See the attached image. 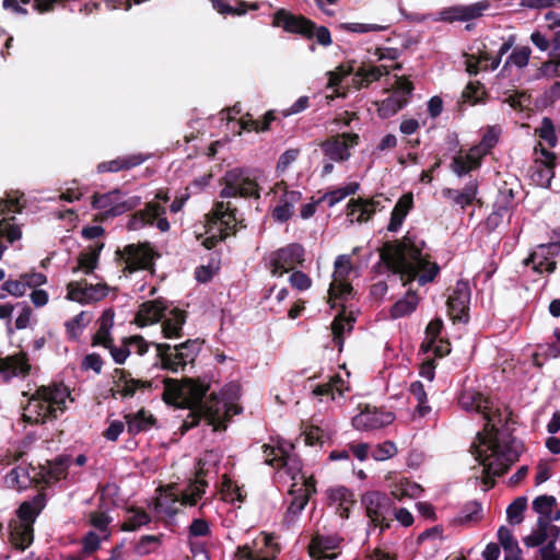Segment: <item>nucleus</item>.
Instances as JSON below:
<instances>
[{
  "mask_svg": "<svg viewBox=\"0 0 560 560\" xmlns=\"http://www.w3.org/2000/svg\"><path fill=\"white\" fill-rule=\"evenodd\" d=\"M460 408L467 412H476L486 421L485 428L478 432L470 452L482 466L481 480L485 490L493 487V478L503 475L517 460L522 453V444L499 425L505 418V410L481 393L467 388L458 398Z\"/></svg>",
  "mask_w": 560,
  "mask_h": 560,
  "instance_id": "nucleus-1",
  "label": "nucleus"
},
{
  "mask_svg": "<svg viewBox=\"0 0 560 560\" xmlns=\"http://www.w3.org/2000/svg\"><path fill=\"white\" fill-rule=\"evenodd\" d=\"M381 257L387 268L400 277L402 284L417 280L420 285L434 280L439 266L430 260L425 243L408 232L400 241L385 244Z\"/></svg>",
  "mask_w": 560,
  "mask_h": 560,
  "instance_id": "nucleus-2",
  "label": "nucleus"
},
{
  "mask_svg": "<svg viewBox=\"0 0 560 560\" xmlns=\"http://www.w3.org/2000/svg\"><path fill=\"white\" fill-rule=\"evenodd\" d=\"M294 445L283 440H270V443L262 446L265 463L272 466L279 474L287 475L291 480L302 481L305 486L304 493L295 495L287 511V520L293 522L304 510L308 502V492L314 491L313 486L305 482L302 474V464L298 456L293 453Z\"/></svg>",
  "mask_w": 560,
  "mask_h": 560,
  "instance_id": "nucleus-3",
  "label": "nucleus"
},
{
  "mask_svg": "<svg viewBox=\"0 0 560 560\" xmlns=\"http://www.w3.org/2000/svg\"><path fill=\"white\" fill-rule=\"evenodd\" d=\"M72 401L70 390L63 384L40 386L28 398L23 420L31 424L54 421L65 413Z\"/></svg>",
  "mask_w": 560,
  "mask_h": 560,
  "instance_id": "nucleus-4",
  "label": "nucleus"
},
{
  "mask_svg": "<svg viewBox=\"0 0 560 560\" xmlns=\"http://www.w3.org/2000/svg\"><path fill=\"white\" fill-rule=\"evenodd\" d=\"M206 457L200 459L199 469L195 480H191L185 489L176 483L159 488L155 499V511L161 515L174 516L182 506H192L206 492L208 482L203 479Z\"/></svg>",
  "mask_w": 560,
  "mask_h": 560,
  "instance_id": "nucleus-5",
  "label": "nucleus"
},
{
  "mask_svg": "<svg viewBox=\"0 0 560 560\" xmlns=\"http://www.w3.org/2000/svg\"><path fill=\"white\" fill-rule=\"evenodd\" d=\"M46 505V497L38 493L24 501L16 511V518L11 523L10 538L13 546L24 550L33 541V524Z\"/></svg>",
  "mask_w": 560,
  "mask_h": 560,
  "instance_id": "nucleus-6",
  "label": "nucleus"
},
{
  "mask_svg": "<svg viewBox=\"0 0 560 560\" xmlns=\"http://www.w3.org/2000/svg\"><path fill=\"white\" fill-rule=\"evenodd\" d=\"M236 218L229 202L219 201L212 211L206 215L203 224L202 245L211 249L219 242L223 241L234 229Z\"/></svg>",
  "mask_w": 560,
  "mask_h": 560,
  "instance_id": "nucleus-7",
  "label": "nucleus"
},
{
  "mask_svg": "<svg viewBox=\"0 0 560 560\" xmlns=\"http://www.w3.org/2000/svg\"><path fill=\"white\" fill-rule=\"evenodd\" d=\"M205 394L206 388L190 380L183 383L175 380L164 382L163 399L170 405L194 409L201 404Z\"/></svg>",
  "mask_w": 560,
  "mask_h": 560,
  "instance_id": "nucleus-8",
  "label": "nucleus"
},
{
  "mask_svg": "<svg viewBox=\"0 0 560 560\" xmlns=\"http://www.w3.org/2000/svg\"><path fill=\"white\" fill-rule=\"evenodd\" d=\"M353 271L351 255H339L334 262L332 280L328 290V300L331 307H336L341 301L351 295L352 285L350 275Z\"/></svg>",
  "mask_w": 560,
  "mask_h": 560,
  "instance_id": "nucleus-9",
  "label": "nucleus"
},
{
  "mask_svg": "<svg viewBox=\"0 0 560 560\" xmlns=\"http://www.w3.org/2000/svg\"><path fill=\"white\" fill-rule=\"evenodd\" d=\"M25 206L24 195L19 191L8 192L5 198L0 200V211L4 218L0 221V238L13 243L22 236L21 228L14 222L13 213H20Z\"/></svg>",
  "mask_w": 560,
  "mask_h": 560,
  "instance_id": "nucleus-10",
  "label": "nucleus"
},
{
  "mask_svg": "<svg viewBox=\"0 0 560 560\" xmlns=\"http://www.w3.org/2000/svg\"><path fill=\"white\" fill-rule=\"evenodd\" d=\"M141 203L139 196L125 198L120 190H113L106 194H94L92 207L102 212L105 217H117L137 208Z\"/></svg>",
  "mask_w": 560,
  "mask_h": 560,
  "instance_id": "nucleus-11",
  "label": "nucleus"
},
{
  "mask_svg": "<svg viewBox=\"0 0 560 560\" xmlns=\"http://www.w3.org/2000/svg\"><path fill=\"white\" fill-rule=\"evenodd\" d=\"M224 187L220 192L221 198L231 197H259V184L257 178L250 177L242 170L229 171L224 176Z\"/></svg>",
  "mask_w": 560,
  "mask_h": 560,
  "instance_id": "nucleus-12",
  "label": "nucleus"
},
{
  "mask_svg": "<svg viewBox=\"0 0 560 560\" xmlns=\"http://www.w3.org/2000/svg\"><path fill=\"white\" fill-rule=\"evenodd\" d=\"M303 260L304 248L298 243H291L273 250L267 257L268 268L275 277H282L294 269L295 266L302 264Z\"/></svg>",
  "mask_w": 560,
  "mask_h": 560,
  "instance_id": "nucleus-13",
  "label": "nucleus"
},
{
  "mask_svg": "<svg viewBox=\"0 0 560 560\" xmlns=\"http://www.w3.org/2000/svg\"><path fill=\"white\" fill-rule=\"evenodd\" d=\"M66 290V299L81 305L100 302L110 292V288L106 283H89L85 280L70 281Z\"/></svg>",
  "mask_w": 560,
  "mask_h": 560,
  "instance_id": "nucleus-14",
  "label": "nucleus"
},
{
  "mask_svg": "<svg viewBox=\"0 0 560 560\" xmlns=\"http://www.w3.org/2000/svg\"><path fill=\"white\" fill-rule=\"evenodd\" d=\"M279 552L278 545L269 534H260L252 544L238 547L236 560H273Z\"/></svg>",
  "mask_w": 560,
  "mask_h": 560,
  "instance_id": "nucleus-15",
  "label": "nucleus"
},
{
  "mask_svg": "<svg viewBox=\"0 0 560 560\" xmlns=\"http://www.w3.org/2000/svg\"><path fill=\"white\" fill-rule=\"evenodd\" d=\"M362 504L366 515L375 526L381 529L389 526V512L392 502L386 494L378 491H369L362 497Z\"/></svg>",
  "mask_w": 560,
  "mask_h": 560,
  "instance_id": "nucleus-16",
  "label": "nucleus"
},
{
  "mask_svg": "<svg viewBox=\"0 0 560 560\" xmlns=\"http://www.w3.org/2000/svg\"><path fill=\"white\" fill-rule=\"evenodd\" d=\"M555 161L556 155L539 144V149H535L534 162L528 168L530 180L539 187H548L553 178Z\"/></svg>",
  "mask_w": 560,
  "mask_h": 560,
  "instance_id": "nucleus-17",
  "label": "nucleus"
},
{
  "mask_svg": "<svg viewBox=\"0 0 560 560\" xmlns=\"http://www.w3.org/2000/svg\"><path fill=\"white\" fill-rule=\"evenodd\" d=\"M161 232L170 230V223L165 218V208L158 202H149L144 210L137 211L132 214L127 223L129 231H137L147 225L154 224Z\"/></svg>",
  "mask_w": 560,
  "mask_h": 560,
  "instance_id": "nucleus-18",
  "label": "nucleus"
},
{
  "mask_svg": "<svg viewBox=\"0 0 560 560\" xmlns=\"http://www.w3.org/2000/svg\"><path fill=\"white\" fill-rule=\"evenodd\" d=\"M358 143L359 136L357 133L343 132L328 138L320 144V149L330 161L341 163L349 160L350 150Z\"/></svg>",
  "mask_w": 560,
  "mask_h": 560,
  "instance_id": "nucleus-19",
  "label": "nucleus"
},
{
  "mask_svg": "<svg viewBox=\"0 0 560 560\" xmlns=\"http://www.w3.org/2000/svg\"><path fill=\"white\" fill-rule=\"evenodd\" d=\"M560 254L559 243L540 244L532 252L524 265L530 267L533 271L542 273H552L556 269V257Z\"/></svg>",
  "mask_w": 560,
  "mask_h": 560,
  "instance_id": "nucleus-20",
  "label": "nucleus"
},
{
  "mask_svg": "<svg viewBox=\"0 0 560 560\" xmlns=\"http://www.w3.org/2000/svg\"><path fill=\"white\" fill-rule=\"evenodd\" d=\"M159 255L148 243L127 245L121 252V258L126 266L124 270L129 272L150 269Z\"/></svg>",
  "mask_w": 560,
  "mask_h": 560,
  "instance_id": "nucleus-21",
  "label": "nucleus"
},
{
  "mask_svg": "<svg viewBox=\"0 0 560 560\" xmlns=\"http://www.w3.org/2000/svg\"><path fill=\"white\" fill-rule=\"evenodd\" d=\"M394 420L393 412L366 405L352 418V425L359 431H372L389 425Z\"/></svg>",
  "mask_w": 560,
  "mask_h": 560,
  "instance_id": "nucleus-22",
  "label": "nucleus"
},
{
  "mask_svg": "<svg viewBox=\"0 0 560 560\" xmlns=\"http://www.w3.org/2000/svg\"><path fill=\"white\" fill-rule=\"evenodd\" d=\"M113 386L110 393L113 398H131L137 392L143 390L149 384L141 380L131 377V374L124 369H115L113 372Z\"/></svg>",
  "mask_w": 560,
  "mask_h": 560,
  "instance_id": "nucleus-23",
  "label": "nucleus"
},
{
  "mask_svg": "<svg viewBox=\"0 0 560 560\" xmlns=\"http://www.w3.org/2000/svg\"><path fill=\"white\" fill-rule=\"evenodd\" d=\"M470 288L466 281H457L447 300L448 313L454 320H467Z\"/></svg>",
  "mask_w": 560,
  "mask_h": 560,
  "instance_id": "nucleus-24",
  "label": "nucleus"
},
{
  "mask_svg": "<svg viewBox=\"0 0 560 560\" xmlns=\"http://www.w3.org/2000/svg\"><path fill=\"white\" fill-rule=\"evenodd\" d=\"M342 538L337 535H315L310 545L308 552L312 559H335L340 549Z\"/></svg>",
  "mask_w": 560,
  "mask_h": 560,
  "instance_id": "nucleus-25",
  "label": "nucleus"
},
{
  "mask_svg": "<svg viewBox=\"0 0 560 560\" xmlns=\"http://www.w3.org/2000/svg\"><path fill=\"white\" fill-rule=\"evenodd\" d=\"M47 277L37 271H31L20 275L19 279H8L2 283V290L10 295L21 298L25 295L27 289H35L44 285Z\"/></svg>",
  "mask_w": 560,
  "mask_h": 560,
  "instance_id": "nucleus-26",
  "label": "nucleus"
},
{
  "mask_svg": "<svg viewBox=\"0 0 560 560\" xmlns=\"http://www.w3.org/2000/svg\"><path fill=\"white\" fill-rule=\"evenodd\" d=\"M490 7L489 1L482 0L468 5H454L439 12L438 20L445 22L469 21L477 19Z\"/></svg>",
  "mask_w": 560,
  "mask_h": 560,
  "instance_id": "nucleus-27",
  "label": "nucleus"
},
{
  "mask_svg": "<svg viewBox=\"0 0 560 560\" xmlns=\"http://www.w3.org/2000/svg\"><path fill=\"white\" fill-rule=\"evenodd\" d=\"M273 25L282 27L290 33H296L310 37L313 33L314 24L300 15L291 14L285 10H279L275 13Z\"/></svg>",
  "mask_w": 560,
  "mask_h": 560,
  "instance_id": "nucleus-28",
  "label": "nucleus"
},
{
  "mask_svg": "<svg viewBox=\"0 0 560 560\" xmlns=\"http://www.w3.org/2000/svg\"><path fill=\"white\" fill-rule=\"evenodd\" d=\"M281 192L278 203L272 210V218L277 222H287L291 219L295 206L301 201L302 195L296 190H288L287 187L277 185L276 194Z\"/></svg>",
  "mask_w": 560,
  "mask_h": 560,
  "instance_id": "nucleus-29",
  "label": "nucleus"
},
{
  "mask_svg": "<svg viewBox=\"0 0 560 560\" xmlns=\"http://www.w3.org/2000/svg\"><path fill=\"white\" fill-rule=\"evenodd\" d=\"M72 458L70 456H59L40 468V476L46 485L54 483L61 479H74L75 472H70Z\"/></svg>",
  "mask_w": 560,
  "mask_h": 560,
  "instance_id": "nucleus-30",
  "label": "nucleus"
},
{
  "mask_svg": "<svg viewBox=\"0 0 560 560\" xmlns=\"http://www.w3.org/2000/svg\"><path fill=\"white\" fill-rule=\"evenodd\" d=\"M166 311L167 305L164 300L144 302L140 305L135 322L140 327L155 324L165 316Z\"/></svg>",
  "mask_w": 560,
  "mask_h": 560,
  "instance_id": "nucleus-31",
  "label": "nucleus"
},
{
  "mask_svg": "<svg viewBox=\"0 0 560 560\" xmlns=\"http://www.w3.org/2000/svg\"><path fill=\"white\" fill-rule=\"evenodd\" d=\"M559 535L558 527L551 525L549 520L545 517H538L536 527L533 532L523 538V542L527 548H534L542 546L550 539H557Z\"/></svg>",
  "mask_w": 560,
  "mask_h": 560,
  "instance_id": "nucleus-32",
  "label": "nucleus"
},
{
  "mask_svg": "<svg viewBox=\"0 0 560 560\" xmlns=\"http://www.w3.org/2000/svg\"><path fill=\"white\" fill-rule=\"evenodd\" d=\"M483 156L472 147L464 152L459 151L451 163L452 171L459 177L468 174L469 172L477 170Z\"/></svg>",
  "mask_w": 560,
  "mask_h": 560,
  "instance_id": "nucleus-33",
  "label": "nucleus"
},
{
  "mask_svg": "<svg viewBox=\"0 0 560 560\" xmlns=\"http://www.w3.org/2000/svg\"><path fill=\"white\" fill-rule=\"evenodd\" d=\"M196 357V343L187 341L176 346L174 352L166 355L164 364L173 371H178L186 364L194 362Z\"/></svg>",
  "mask_w": 560,
  "mask_h": 560,
  "instance_id": "nucleus-34",
  "label": "nucleus"
},
{
  "mask_svg": "<svg viewBox=\"0 0 560 560\" xmlns=\"http://www.w3.org/2000/svg\"><path fill=\"white\" fill-rule=\"evenodd\" d=\"M478 194V183L476 180L469 182L462 190L444 188L442 195L444 198L451 200L454 205L465 209L471 205Z\"/></svg>",
  "mask_w": 560,
  "mask_h": 560,
  "instance_id": "nucleus-35",
  "label": "nucleus"
},
{
  "mask_svg": "<svg viewBox=\"0 0 560 560\" xmlns=\"http://www.w3.org/2000/svg\"><path fill=\"white\" fill-rule=\"evenodd\" d=\"M328 499L336 506L341 518H348L350 508L354 503L353 493L346 487H336L328 490Z\"/></svg>",
  "mask_w": 560,
  "mask_h": 560,
  "instance_id": "nucleus-36",
  "label": "nucleus"
},
{
  "mask_svg": "<svg viewBox=\"0 0 560 560\" xmlns=\"http://www.w3.org/2000/svg\"><path fill=\"white\" fill-rule=\"evenodd\" d=\"M30 369L31 365L24 353L0 359V373H3L7 378L25 376Z\"/></svg>",
  "mask_w": 560,
  "mask_h": 560,
  "instance_id": "nucleus-37",
  "label": "nucleus"
},
{
  "mask_svg": "<svg viewBox=\"0 0 560 560\" xmlns=\"http://www.w3.org/2000/svg\"><path fill=\"white\" fill-rule=\"evenodd\" d=\"M380 201L375 200H351L348 203L347 217L351 222L368 221L376 211Z\"/></svg>",
  "mask_w": 560,
  "mask_h": 560,
  "instance_id": "nucleus-38",
  "label": "nucleus"
},
{
  "mask_svg": "<svg viewBox=\"0 0 560 560\" xmlns=\"http://www.w3.org/2000/svg\"><path fill=\"white\" fill-rule=\"evenodd\" d=\"M115 313L112 308H106L97 320L98 328L93 337V345L110 346L112 328L114 326Z\"/></svg>",
  "mask_w": 560,
  "mask_h": 560,
  "instance_id": "nucleus-39",
  "label": "nucleus"
},
{
  "mask_svg": "<svg viewBox=\"0 0 560 560\" xmlns=\"http://www.w3.org/2000/svg\"><path fill=\"white\" fill-rule=\"evenodd\" d=\"M412 206H413L412 194L409 192V194L402 195L398 199L397 203L395 205V207L392 211V215H390V220H389L387 230L390 232H397L401 228L404 220L407 217V214L409 213V211L411 210Z\"/></svg>",
  "mask_w": 560,
  "mask_h": 560,
  "instance_id": "nucleus-40",
  "label": "nucleus"
},
{
  "mask_svg": "<svg viewBox=\"0 0 560 560\" xmlns=\"http://www.w3.org/2000/svg\"><path fill=\"white\" fill-rule=\"evenodd\" d=\"M93 320V314L89 311H81L79 314L65 323L66 335L69 340H78L84 329Z\"/></svg>",
  "mask_w": 560,
  "mask_h": 560,
  "instance_id": "nucleus-41",
  "label": "nucleus"
},
{
  "mask_svg": "<svg viewBox=\"0 0 560 560\" xmlns=\"http://www.w3.org/2000/svg\"><path fill=\"white\" fill-rule=\"evenodd\" d=\"M125 420L130 434H138L150 430L155 421L153 416L144 409L126 415Z\"/></svg>",
  "mask_w": 560,
  "mask_h": 560,
  "instance_id": "nucleus-42",
  "label": "nucleus"
},
{
  "mask_svg": "<svg viewBox=\"0 0 560 560\" xmlns=\"http://www.w3.org/2000/svg\"><path fill=\"white\" fill-rule=\"evenodd\" d=\"M163 318L164 322L162 325V331L164 337H180L182 328L186 320L185 313L178 308H173L168 313H165V316Z\"/></svg>",
  "mask_w": 560,
  "mask_h": 560,
  "instance_id": "nucleus-43",
  "label": "nucleus"
},
{
  "mask_svg": "<svg viewBox=\"0 0 560 560\" xmlns=\"http://www.w3.org/2000/svg\"><path fill=\"white\" fill-rule=\"evenodd\" d=\"M145 161V156L142 154H132L127 156L117 158L109 162H103L97 165V172H118L121 170H129L138 166Z\"/></svg>",
  "mask_w": 560,
  "mask_h": 560,
  "instance_id": "nucleus-44",
  "label": "nucleus"
},
{
  "mask_svg": "<svg viewBox=\"0 0 560 560\" xmlns=\"http://www.w3.org/2000/svg\"><path fill=\"white\" fill-rule=\"evenodd\" d=\"M349 390V385L346 380H343L340 375H334L329 378L327 383L317 385L313 389V394L317 397H330V399H336V394L342 396L345 392Z\"/></svg>",
  "mask_w": 560,
  "mask_h": 560,
  "instance_id": "nucleus-45",
  "label": "nucleus"
},
{
  "mask_svg": "<svg viewBox=\"0 0 560 560\" xmlns=\"http://www.w3.org/2000/svg\"><path fill=\"white\" fill-rule=\"evenodd\" d=\"M275 120V115L272 110H269L265 114L262 120L253 119L249 115L241 117L233 125V131L236 133H241L243 130H255V131H265L268 130L270 124Z\"/></svg>",
  "mask_w": 560,
  "mask_h": 560,
  "instance_id": "nucleus-46",
  "label": "nucleus"
},
{
  "mask_svg": "<svg viewBox=\"0 0 560 560\" xmlns=\"http://www.w3.org/2000/svg\"><path fill=\"white\" fill-rule=\"evenodd\" d=\"M200 411L203 413L209 424H213L215 429L229 413L226 405L215 398L206 400L205 404L200 406Z\"/></svg>",
  "mask_w": 560,
  "mask_h": 560,
  "instance_id": "nucleus-47",
  "label": "nucleus"
},
{
  "mask_svg": "<svg viewBox=\"0 0 560 560\" xmlns=\"http://www.w3.org/2000/svg\"><path fill=\"white\" fill-rule=\"evenodd\" d=\"M389 488L392 495L397 500L415 499L420 497L423 491L420 485L404 477L392 483Z\"/></svg>",
  "mask_w": 560,
  "mask_h": 560,
  "instance_id": "nucleus-48",
  "label": "nucleus"
},
{
  "mask_svg": "<svg viewBox=\"0 0 560 560\" xmlns=\"http://www.w3.org/2000/svg\"><path fill=\"white\" fill-rule=\"evenodd\" d=\"M419 299L415 292L408 291L404 298L398 300L390 308L392 318H400L411 314L417 305Z\"/></svg>",
  "mask_w": 560,
  "mask_h": 560,
  "instance_id": "nucleus-49",
  "label": "nucleus"
},
{
  "mask_svg": "<svg viewBox=\"0 0 560 560\" xmlns=\"http://www.w3.org/2000/svg\"><path fill=\"white\" fill-rule=\"evenodd\" d=\"M222 499L231 503H242L246 498V492L243 487L238 486L235 481L226 476H223L221 483Z\"/></svg>",
  "mask_w": 560,
  "mask_h": 560,
  "instance_id": "nucleus-50",
  "label": "nucleus"
},
{
  "mask_svg": "<svg viewBox=\"0 0 560 560\" xmlns=\"http://www.w3.org/2000/svg\"><path fill=\"white\" fill-rule=\"evenodd\" d=\"M406 104V97L400 96L399 93H393L386 100L377 104V112L382 118H388L394 116Z\"/></svg>",
  "mask_w": 560,
  "mask_h": 560,
  "instance_id": "nucleus-51",
  "label": "nucleus"
},
{
  "mask_svg": "<svg viewBox=\"0 0 560 560\" xmlns=\"http://www.w3.org/2000/svg\"><path fill=\"white\" fill-rule=\"evenodd\" d=\"M149 514L141 509H128L126 511L125 522L121 526L124 530H135L150 522Z\"/></svg>",
  "mask_w": 560,
  "mask_h": 560,
  "instance_id": "nucleus-52",
  "label": "nucleus"
},
{
  "mask_svg": "<svg viewBox=\"0 0 560 560\" xmlns=\"http://www.w3.org/2000/svg\"><path fill=\"white\" fill-rule=\"evenodd\" d=\"M359 189V184L355 182L348 183L343 187H339L335 190L328 191L323 196V200L327 203L328 207H334L348 196L355 194Z\"/></svg>",
  "mask_w": 560,
  "mask_h": 560,
  "instance_id": "nucleus-53",
  "label": "nucleus"
},
{
  "mask_svg": "<svg viewBox=\"0 0 560 560\" xmlns=\"http://www.w3.org/2000/svg\"><path fill=\"white\" fill-rule=\"evenodd\" d=\"M482 517L481 505L477 502H469L462 512L456 516L455 523L459 525H471L480 521Z\"/></svg>",
  "mask_w": 560,
  "mask_h": 560,
  "instance_id": "nucleus-54",
  "label": "nucleus"
},
{
  "mask_svg": "<svg viewBox=\"0 0 560 560\" xmlns=\"http://www.w3.org/2000/svg\"><path fill=\"white\" fill-rule=\"evenodd\" d=\"M410 394L417 401V412L419 416L424 417L431 411V407L428 405L427 392L421 382L416 381L410 384Z\"/></svg>",
  "mask_w": 560,
  "mask_h": 560,
  "instance_id": "nucleus-55",
  "label": "nucleus"
},
{
  "mask_svg": "<svg viewBox=\"0 0 560 560\" xmlns=\"http://www.w3.org/2000/svg\"><path fill=\"white\" fill-rule=\"evenodd\" d=\"M500 132L501 130L498 127H488L482 136L481 141L472 148L477 149L478 152L485 158L498 143Z\"/></svg>",
  "mask_w": 560,
  "mask_h": 560,
  "instance_id": "nucleus-56",
  "label": "nucleus"
},
{
  "mask_svg": "<svg viewBox=\"0 0 560 560\" xmlns=\"http://www.w3.org/2000/svg\"><path fill=\"white\" fill-rule=\"evenodd\" d=\"M527 508L525 497L516 498L506 509V517L511 525H518L523 522L524 512Z\"/></svg>",
  "mask_w": 560,
  "mask_h": 560,
  "instance_id": "nucleus-57",
  "label": "nucleus"
},
{
  "mask_svg": "<svg viewBox=\"0 0 560 560\" xmlns=\"http://www.w3.org/2000/svg\"><path fill=\"white\" fill-rule=\"evenodd\" d=\"M5 483L9 488L21 490L28 486L30 477L24 468L15 467L5 476Z\"/></svg>",
  "mask_w": 560,
  "mask_h": 560,
  "instance_id": "nucleus-58",
  "label": "nucleus"
},
{
  "mask_svg": "<svg viewBox=\"0 0 560 560\" xmlns=\"http://www.w3.org/2000/svg\"><path fill=\"white\" fill-rule=\"evenodd\" d=\"M397 453L398 448L394 442L384 441L372 447L371 457L375 460L383 462L395 457Z\"/></svg>",
  "mask_w": 560,
  "mask_h": 560,
  "instance_id": "nucleus-59",
  "label": "nucleus"
},
{
  "mask_svg": "<svg viewBox=\"0 0 560 560\" xmlns=\"http://www.w3.org/2000/svg\"><path fill=\"white\" fill-rule=\"evenodd\" d=\"M352 329V322L350 318L345 316H337L331 325V330L334 335V342L336 346H338L339 349H341L343 345V338L342 335L346 331H351Z\"/></svg>",
  "mask_w": 560,
  "mask_h": 560,
  "instance_id": "nucleus-60",
  "label": "nucleus"
},
{
  "mask_svg": "<svg viewBox=\"0 0 560 560\" xmlns=\"http://www.w3.org/2000/svg\"><path fill=\"white\" fill-rule=\"evenodd\" d=\"M556 505V499L552 495H539L533 501V510L551 523L552 509Z\"/></svg>",
  "mask_w": 560,
  "mask_h": 560,
  "instance_id": "nucleus-61",
  "label": "nucleus"
},
{
  "mask_svg": "<svg viewBox=\"0 0 560 560\" xmlns=\"http://www.w3.org/2000/svg\"><path fill=\"white\" fill-rule=\"evenodd\" d=\"M102 247L103 244L98 248L82 253L79 257L78 267L75 268V270L80 269L84 273H91L97 266L98 252Z\"/></svg>",
  "mask_w": 560,
  "mask_h": 560,
  "instance_id": "nucleus-62",
  "label": "nucleus"
},
{
  "mask_svg": "<svg viewBox=\"0 0 560 560\" xmlns=\"http://www.w3.org/2000/svg\"><path fill=\"white\" fill-rule=\"evenodd\" d=\"M530 48L527 46L515 48L508 57L504 68L515 66L517 68H524L528 65L530 57Z\"/></svg>",
  "mask_w": 560,
  "mask_h": 560,
  "instance_id": "nucleus-63",
  "label": "nucleus"
},
{
  "mask_svg": "<svg viewBox=\"0 0 560 560\" xmlns=\"http://www.w3.org/2000/svg\"><path fill=\"white\" fill-rule=\"evenodd\" d=\"M443 327V323L441 319L436 318L431 320L425 329V339L422 343V349H430L434 347V342L440 339V334Z\"/></svg>",
  "mask_w": 560,
  "mask_h": 560,
  "instance_id": "nucleus-64",
  "label": "nucleus"
}]
</instances>
